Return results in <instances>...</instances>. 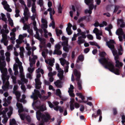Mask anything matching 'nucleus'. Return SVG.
I'll list each match as a JSON object with an SVG mask.
<instances>
[{"label":"nucleus","mask_w":125,"mask_h":125,"mask_svg":"<svg viewBox=\"0 0 125 125\" xmlns=\"http://www.w3.org/2000/svg\"><path fill=\"white\" fill-rule=\"evenodd\" d=\"M34 93H32V95L31 96V98H33L34 100L32 106L34 109L37 111L36 112L37 118L38 120H41L43 122H46L50 119V115L47 113L42 114L41 112V111L46 110V106L44 104L40 106V103L39 101H37L35 103L34 102V100L37 99L38 97L40 98H41V95L38 90L34 89Z\"/></svg>","instance_id":"f257e3e1"},{"label":"nucleus","mask_w":125,"mask_h":125,"mask_svg":"<svg viewBox=\"0 0 125 125\" xmlns=\"http://www.w3.org/2000/svg\"><path fill=\"white\" fill-rule=\"evenodd\" d=\"M106 54L104 52H100L99 55L101 59L99 60V62L103 65L105 68H108L111 72L116 74L119 75L120 73V67L123 65V63L120 62L118 60L119 57H115V67H118L117 68H115L110 61L108 58L105 59L104 58Z\"/></svg>","instance_id":"f03ea898"},{"label":"nucleus","mask_w":125,"mask_h":125,"mask_svg":"<svg viewBox=\"0 0 125 125\" xmlns=\"http://www.w3.org/2000/svg\"><path fill=\"white\" fill-rule=\"evenodd\" d=\"M4 51L3 50L0 51V70L2 73V79L3 83H5L6 81H7L5 85L2 87V89L4 91H6L8 89L9 84V82L8 81L9 76L7 75V69L5 68L6 63L5 61V57L4 55Z\"/></svg>","instance_id":"7ed1b4c3"},{"label":"nucleus","mask_w":125,"mask_h":125,"mask_svg":"<svg viewBox=\"0 0 125 125\" xmlns=\"http://www.w3.org/2000/svg\"><path fill=\"white\" fill-rule=\"evenodd\" d=\"M7 27V25L6 24L3 26V28L5 30L2 29L0 31V33L2 34V38L0 42L1 43H3L4 45L7 46L8 45V41L7 39V34L9 32V31L6 29Z\"/></svg>","instance_id":"20e7f679"},{"label":"nucleus","mask_w":125,"mask_h":125,"mask_svg":"<svg viewBox=\"0 0 125 125\" xmlns=\"http://www.w3.org/2000/svg\"><path fill=\"white\" fill-rule=\"evenodd\" d=\"M16 106L17 108L19 109L18 112L19 113V115L22 120H24L25 119L29 122H30L31 121V118L29 116H26L25 117V115L24 114H21L20 113L23 111L24 110L22 107V104L19 103H17Z\"/></svg>","instance_id":"39448f33"},{"label":"nucleus","mask_w":125,"mask_h":125,"mask_svg":"<svg viewBox=\"0 0 125 125\" xmlns=\"http://www.w3.org/2000/svg\"><path fill=\"white\" fill-rule=\"evenodd\" d=\"M106 45L108 47L112 50V53L114 56L115 59V57H119L118 55L117 54V51L114 48V44H115V42L113 40H110L109 42H106Z\"/></svg>","instance_id":"423d86ee"},{"label":"nucleus","mask_w":125,"mask_h":125,"mask_svg":"<svg viewBox=\"0 0 125 125\" xmlns=\"http://www.w3.org/2000/svg\"><path fill=\"white\" fill-rule=\"evenodd\" d=\"M32 56H33L32 58H31L30 57H29V61H30V67H29L28 69L29 72L32 73L34 71L35 69L34 67H32L33 65L35 64V60L37 59V57L36 55H33V53L32 54Z\"/></svg>","instance_id":"0eeeda50"},{"label":"nucleus","mask_w":125,"mask_h":125,"mask_svg":"<svg viewBox=\"0 0 125 125\" xmlns=\"http://www.w3.org/2000/svg\"><path fill=\"white\" fill-rule=\"evenodd\" d=\"M62 39L63 41L62 43L63 50L65 52H68L69 50L71 48L70 46L68 44V38L63 36L62 37Z\"/></svg>","instance_id":"6e6552de"},{"label":"nucleus","mask_w":125,"mask_h":125,"mask_svg":"<svg viewBox=\"0 0 125 125\" xmlns=\"http://www.w3.org/2000/svg\"><path fill=\"white\" fill-rule=\"evenodd\" d=\"M23 76H22L21 74H20V77L21 78V80H17V83L19 85H21V89L24 92H25L26 89L25 86L24 85V84L25 83L28 82V80L27 79L25 78L24 73L23 74Z\"/></svg>","instance_id":"1a4fd4ad"},{"label":"nucleus","mask_w":125,"mask_h":125,"mask_svg":"<svg viewBox=\"0 0 125 125\" xmlns=\"http://www.w3.org/2000/svg\"><path fill=\"white\" fill-rule=\"evenodd\" d=\"M74 75L76 77V80L78 81V84L79 89V90H81L82 89V82L81 80L79 79L80 76V72L76 70L75 69L74 71Z\"/></svg>","instance_id":"9d476101"},{"label":"nucleus","mask_w":125,"mask_h":125,"mask_svg":"<svg viewBox=\"0 0 125 125\" xmlns=\"http://www.w3.org/2000/svg\"><path fill=\"white\" fill-rule=\"evenodd\" d=\"M59 60L60 61L61 64L63 66L65 64H66V65L64 67V71L65 72H67L68 71L69 68L68 65L69 64V62L66 61V60L64 58H60Z\"/></svg>","instance_id":"9b49d317"},{"label":"nucleus","mask_w":125,"mask_h":125,"mask_svg":"<svg viewBox=\"0 0 125 125\" xmlns=\"http://www.w3.org/2000/svg\"><path fill=\"white\" fill-rule=\"evenodd\" d=\"M41 76L40 74L37 73L36 75V78L35 79V88L37 89H39L41 87V85L42 83L39 79Z\"/></svg>","instance_id":"f8f14e48"},{"label":"nucleus","mask_w":125,"mask_h":125,"mask_svg":"<svg viewBox=\"0 0 125 125\" xmlns=\"http://www.w3.org/2000/svg\"><path fill=\"white\" fill-rule=\"evenodd\" d=\"M116 34L118 35V38L120 41L121 42L122 41V36L121 35H123L124 38H125V34L124 33L122 29L119 28L116 31Z\"/></svg>","instance_id":"ddd939ff"},{"label":"nucleus","mask_w":125,"mask_h":125,"mask_svg":"<svg viewBox=\"0 0 125 125\" xmlns=\"http://www.w3.org/2000/svg\"><path fill=\"white\" fill-rule=\"evenodd\" d=\"M56 67L59 73L58 74V76L60 80H62L63 77V71L60 68L59 65L57 63L56 64Z\"/></svg>","instance_id":"4468645a"},{"label":"nucleus","mask_w":125,"mask_h":125,"mask_svg":"<svg viewBox=\"0 0 125 125\" xmlns=\"http://www.w3.org/2000/svg\"><path fill=\"white\" fill-rule=\"evenodd\" d=\"M15 61L16 63L18 64L19 66L20 69V74H21V76H23V67L22 66V62L20 61L18 58L17 57L15 58Z\"/></svg>","instance_id":"2eb2a0df"},{"label":"nucleus","mask_w":125,"mask_h":125,"mask_svg":"<svg viewBox=\"0 0 125 125\" xmlns=\"http://www.w3.org/2000/svg\"><path fill=\"white\" fill-rule=\"evenodd\" d=\"M93 31L94 33H95L97 39L98 40L101 39V37L100 36L102 35V31L98 30L96 28H95L94 29Z\"/></svg>","instance_id":"dca6fc26"},{"label":"nucleus","mask_w":125,"mask_h":125,"mask_svg":"<svg viewBox=\"0 0 125 125\" xmlns=\"http://www.w3.org/2000/svg\"><path fill=\"white\" fill-rule=\"evenodd\" d=\"M2 4L3 5L4 9L7 11L11 12L12 11V9L10 8L9 5L8 4L7 2L3 0L1 2Z\"/></svg>","instance_id":"f3484780"},{"label":"nucleus","mask_w":125,"mask_h":125,"mask_svg":"<svg viewBox=\"0 0 125 125\" xmlns=\"http://www.w3.org/2000/svg\"><path fill=\"white\" fill-rule=\"evenodd\" d=\"M18 88V86L16 85H15L13 88V93H14L16 96L17 100L18 101H19L20 97L21 96L20 93L16 90Z\"/></svg>","instance_id":"a211bd4d"},{"label":"nucleus","mask_w":125,"mask_h":125,"mask_svg":"<svg viewBox=\"0 0 125 125\" xmlns=\"http://www.w3.org/2000/svg\"><path fill=\"white\" fill-rule=\"evenodd\" d=\"M12 99V97L11 96H9L7 100L6 98H5L3 99V101L4 102L3 105V106H8V105L10 104V101Z\"/></svg>","instance_id":"6ab92c4d"},{"label":"nucleus","mask_w":125,"mask_h":125,"mask_svg":"<svg viewBox=\"0 0 125 125\" xmlns=\"http://www.w3.org/2000/svg\"><path fill=\"white\" fill-rule=\"evenodd\" d=\"M41 22L42 24L41 25V27L42 29L47 28V21L46 19L42 18Z\"/></svg>","instance_id":"aec40b11"},{"label":"nucleus","mask_w":125,"mask_h":125,"mask_svg":"<svg viewBox=\"0 0 125 125\" xmlns=\"http://www.w3.org/2000/svg\"><path fill=\"white\" fill-rule=\"evenodd\" d=\"M24 26L23 28V29L24 30H27L28 32L31 34H32V31L30 28L29 25L26 24H23Z\"/></svg>","instance_id":"412c9836"},{"label":"nucleus","mask_w":125,"mask_h":125,"mask_svg":"<svg viewBox=\"0 0 125 125\" xmlns=\"http://www.w3.org/2000/svg\"><path fill=\"white\" fill-rule=\"evenodd\" d=\"M45 61L46 63L49 64L51 66H53V63L55 62L54 59L52 58L48 59V60H45Z\"/></svg>","instance_id":"4be33fe9"},{"label":"nucleus","mask_w":125,"mask_h":125,"mask_svg":"<svg viewBox=\"0 0 125 125\" xmlns=\"http://www.w3.org/2000/svg\"><path fill=\"white\" fill-rule=\"evenodd\" d=\"M74 87L73 85L70 84V87L69 88V90L68 92L69 93V95L70 96L73 97L74 96V95L73 93V90Z\"/></svg>","instance_id":"5701e85b"},{"label":"nucleus","mask_w":125,"mask_h":125,"mask_svg":"<svg viewBox=\"0 0 125 125\" xmlns=\"http://www.w3.org/2000/svg\"><path fill=\"white\" fill-rule=\"evenodd\" d=\"M107 24L106 22L105 21H103L102 23L100 24H99V22L96 21L94 24V25L95 27H97L99 26L100 27H102L104 26H106L107 25Z\"/></svg>","instance_id":"b1692460"},{"label":"nucleus","mask_w":125,"mask_h":125,"mask_svg":"<svg viewBox=\"0 0 125 125\" xmlns=\"http://www.w3.org/2000/svg\"><path fill=\"white\" fill-rule=\"evenodd\" d=\"M8 71L10 74L11 75V78L12 79L13 83L15 84L16 83H17L16 80V77L12 75L13 73H12V70L10 68H9Z\"/></svg>","instance_id":"393cba45"},{"label":"nucleus","mask_w":125,"mask_h":125,"mask_svg":"<svg viewBox=\"0 0 125 125\" xmlns=\"http://www.w3.org/2000/svg\"><path fill=\"white\" fill-rule=\"evenodd\" d=\"M72 26L71 24L69 23L68 25V27L66 29V31L69 35H70L72 34V32L71 31V28Z\"/></svg>","instance_id":"a878e982"},{"label":"nucleus","mask_w":125,"mask_h":125,"mask_svg":"<svg viewBox=\"0 0 125 125\" xmlns=\"http://www.w3.org/2000/svg\"><path fill=\"white\" fill-rule=\"evenodd\" d=\"M85 3L86 4L93 7L94 6L93 0H84Z\"/></svg>","instance_id":"bb28decb"},{"label":"nucleus","mask_w":125,"mask_h":125,"mask_svg":"<svg viewBox=\"0 0 125 125\" xmlns=\"http://www.w3.org/2000/svg\"><path fill=\"white\" fill-rule=\"evenodd\" d=\"M26 49L28 51L27 52V54L28 55H30L31 54V48L30 46V44L28 43H26Z\"/></svg>","instance_id":"cd10ccee"},{"label":"nucleus","mask_w":125,"mask_h":125,"mask_svg":"<svg viewBox=\"0 0 125 125\" xmlns=\"http://www.w3.org/2000/svg\"><path fill=\"white\" fill-rule=\"evenodd\" d=\"M13 69L14 71V74L15 75H17L18 73V72L17 71L18 69V65L16 63H15L14 64Z\"/></svg>","instance_id":"c85d7f7f"},{"label":"nucleus","mask_w":125,"mask_h":125,"mask_svg":"<svg viewBox=\"0 0 125 125\" xmlns=\"http://www.w3.org/2000/svg\"><path fill=\"white\" fill-rule=\"evenodd\" d=\"M5 56L6 57V61L9 62L10 61V53L8 52H7L5 54Z\"/></svg>","instance_id":"c756f323"},{"label":"nucleus","mask_w":125,"mask_h":125,"mask_svg":"<svg viewBox=\"0 0 125 125\" xmlns=\"http://www.w3.org/2000/svg\"><path fill=\"white\" fill-rule=\"evenodd\" d=\"M83 38L82 36H79L78 37L77 42L79 44H80L84 42L85 40Z\"/></svg>","instance_id":"7c9ffc66"},{"label":"nucleus","mask_w":125,"mask_h":125,"mask_svg":"<svg viewBox=\"0 0 125 125\" xmlns=\"http://www.w3.org/2000/svg\"><path fill=\"white\" fill-rule=\"evenodd\" d=\"M23 5L24 7V15L25 16H26L29 12V10L28 8L27 7L26 5L25 4V3H24V4H22Z\"/></svg>","instance_id":"2f4dec72"},{"label":"nucleus","mask_w":125,"mask_h":125,"mask_svg":"<svg viewBox=\"0 0 125 125\" xmlns=\"http://www.w3.org/2000/svg\"><path fill=\"white\" fill-rule=\"evenodd\" d=\"M117 49L118 51V54L119 55H122L123 51V50L121 45H119V46L118 48Z\"/></svg>","instance_id":"473e14b6"},{"label":"nucleus","mask_w":125,"mask_h":125,"mask_svg":"<svg viewBox=\"0 0 125 125\" xmlns=\"http://www.w3.org/2000/svg\"><path fill=\"white\" fill-rule=\"evenodd\" d=\"M84 60V57L83 55L81 54L80 55L76 61V62L77 63H79L80 62H82Z\"/></svg>","instance_id":"72a5a7b5"},{"label":"nucleus","mask_w":125,"mask_h":125,"mask_svg":"<svg viewBox=\"0 0 125 125\" xmlns=\"http://www.w3.org/2000/svg\"><path fill=\"white\" fill-rule=\"evenodd\" d=\"M36 35L35 36V37L37 39L40 40L41 42H42V41L43 40V42L44 43L45 42V40L44 39H42L39 36V34L38 33V32L37 31L36 32Z\"/></svg>","instance_id":"f704fd0d"},{"label":"nucleus","mask_w":125,"mask_h":125,"mask_svg":"<svg viewBox=\"0 0 125 125\" xmlns=\"http://www.w3.org/2000/svg\"><path fill=\"white\" fill-rule=\"evenodd\" d=\"M15 17H18L19 16H20V15L19 14L20 11L19 10L18 8L16 6H15Z\"/></svg>","instance_id":"c9c22d12"},{"label":"nucleus","mask_w":125,"mask_h":125,"mask_svg":"<svg viewBox=\"0 0 125 125\" xmlns=\"http://www.w3.org/2000/svg\"><path fill=\"white\" fill-rule=\"evenodd\" d=\"M54 84L58 87L61 88L62 87L61 81L60 80H57L54 83Z\"/></svg>","instance_id":"e433bc0d"},{"label":"nucleus","mask_w":125,"mask_h":125,"mask_svg":"<svg viewBox=\"0 0 125 125\" xmlns=\"http://www.w3.org/2000/svg\"><path fill=\"white\" fill-rule=\"evenodd\" d=\"M89 10L86 9L85 10V13H89L91 14L92 13V10L93 9V7L91 6H89Z\"/></svg>","instance_id":"4c0bfd02"},{"label":"nucleus","mask_w":125,"mask_h":125,"mask_svg":"<svg viewBox=\"0 0 125 125\" xmlns=\"http://www.w3.org/2000/svg\"><path fill=\"white\" fill-rule=\"evenodd\" d=\"M86 32H78L77 35L78 36H79L81 35V36L82 37V38L84 39H85L86 37V36L85 35Z\"/></svg>","instance_id":"58836bf2"},{"label":"nucleus","mask_w":125,"mask_h":125,"mask_svg":"<svg viewBox=\"0 0 125 125\" xmlns=\"http://www.w3.org/2000/svg\"><path fill=\"white\" fill-rule=\"evenodd\" d=\"M27 36L26 33H25L22 34H21L19 35V39L23 41V39L25 38Z\"/></svg>","instance_id":"ea45409f"},{"label":"nucleus","mask_w":125,"mask_h":125,"mask_svg":"<svg viewBox=\"0 0 125 125\" xmlns=\"http://www.w3.org/2000/svg\"><path fill=\"white\" fill-rule=\"evenodd\" d=\"M34 4H32L31 11L33 14H37L36 12V6L35 5H34Z\"/></svg>","instance_id":"a19ab883"},{"label":"nucleus","mask_w":125,"mask_h":125,"mask_svg":"<svg viewBox=\"0 0 125 125\" xmlns=\"http://www.w3.org/2000/svg\"><path fill=\"white\" fill-rule=\"evenodd\" d=\"M10 40H15L16 39L15 34V33L11 32L10 33Z\"/></svg>","instance_id":"79ce46f5"},{"label":"nucleus","mask_w":125,"mask_h":125,"mask_svg":"<svg viewBox=\"0 0 125 125\" xmlns=\"http://www.w3.org/2000/svg\"><path fill=\"white\" fill-rule=\"evenodd\" d=\"M101 114L102 113L101 110L100 109H98L97 111V115H95L94 114H93L92 115V116L95 118L98 115H101Z\"/></svg>","instance_id":"37998d69"},{"label":"nucleus","mask_w":125,"mask_h":125,"mask_svg":"<svg viewBox=\"0 0 125 125\" xmlns=\"http://www.w3.org/2000/svg\"><path fill=\"white\" fill-rule=\"evenodd\" d=\"M28 20V18L26 17H23L20 20L21 22H22L23 24H25V22Z\"/></svg>","instance_id":"c03bdc74"},{"label":"nucleus","mask_w":125,"mask_h":125,"mask_svg":"<svg viewBox=\"0 0 125 125\" xmlns=\"http://www.w3.org/2000/svg\"><path fill=\"white\" fill-rule=\"evenodd\" d=\"M62 52L59 50H54L53 53L54 54H57L58 55H60L62 54Z\"/></svg>","instance_id":"a18cd8bd"},{"label":"nucleus","mask_w":125,"mask_h":125,"mask_svg":"<svg viewBox=\"0 0 125 125\" xmlns=\"http://www.w3.org/2000/svg\"><path fill=\"white\" fill-rule=\"evenodd\" d=\"M1 19L2 20L4 21L6 23L7 22V19L5 17V15L2 13L1 14Z\"/></svg>","instance_id":"49530a36"},{"label":"nucleus","mask_w":125,"mask_h":125,"mask_svg":"<svg viewBox=\"0 0 125 125\" xmlns=\"http://www.w3.org/2000/svg\"><path fill=\"white\" fill-rule=\"evenodd\" d=\"M47 10L49 12L50 14H54L55 13V12L54 9H52L51 8H48Z\"/></svg>","instance_id":"de8ad7c7"},{"label":"nucleus","mask_w":125,"mask_h":125,"mask_svg":"<svg viewBox=\"0 0 125 125\" xmlns=\"http://www.w3.org/2000/svg\"><path fill=\"white\" fill-rule=\"evenodd\" d=\"M26 98V96L24 95H23L22 96V98L20 100V102L23 103H25L26 102V101L25 100V99Z\"/></svg>","instance_id":"09e8293b"},{"label":"nucleus","mask_w":125,"mask_h":125,"mask_svg":"<svg viewBox=\"0 0 125 125\" xmlns=\"http://www.w3.org/2000/svg\"><path fill=\"white\" fill-rule=\"evenodd\" d=\"M10 125H17L16 122L14 119H13L10 120Z\"/></svg>","instance_id":"8fccbe9b"},{"label":"nucleus","mask_w":125,"mask_h":125,"mask_svg":"<svg viewBox=\"0 0 125 125\" xmlns=\"http://www.w3.org/2000/svg\"><path fill=\"white\" fill-rule=\"evenodd\" d=\"M8 110L7 108H5L2 111H0V115H4H4H5L6 112L8 111Z\"/></svg>","instance_id":"3c124183"},{"label":"nucleus","mask_w":125,"mask_h":125,"mask_svg":"<svg viewBox=\"0 0 125 125\" xmlns=\"http://www.w3.org/2000/svg\"><path fill=\"white\" fill-rule=\"evenodd\" d=\"M74 99H72V101L70 104V108L71 110L72 111L74 109V105L73 103L74 101Z\"/></svg>","instance_id":"603ef678"},{"label":"nucleus","mask_w":125,"mask_h":125,"mask_svg":"<svg viewBox=\"0 0 125 125\" xmlns=\"http://www.w3.org/2000/svg\"><path fill=\"white\" fill-rule=\"evenodd\" d=\"M9 109L10 110V111L8 113V116L9 117H10L12 113V111L13 110L12 108L11 107H10L9 108Z\"/></svg>","instance_id":"864d4df0"},{"label":"nucleus","mask_w":125,"mask_h":125,"mask_svg":"<svg viewBox=\"0 0 125 125\" xmlns=\"http://www.w3.org/2000/svg\"><path fill=\"white\" fill-rule=\"evenodd\" d=\"M55 31L57 36H59V35L61 34L62 32L61 30H59L57 28L56 29Z\"/></svg>","instance_id":"5fc2aeb1"},{"label":"nucleus","mask_w":125,"mask_h":125,"mask_svg":"<svg viewBox=\"0 0 125 125\" xmlns=\"http://www.w3.org/2000/svg\"><path fill=\"white\" fill-rule=\"evenodd\" d=\"M36 72L37 73H41L42 74L44 73L43 71V70L40 68H39L36 70Z\"/></svg>","instance_id":"6e6d98bb"},{"label":"nucleus","mask_w":125,"mask_h":125,"mask_svg":"<svg viewBox=\"0 0 125 125\" xmlns=\"http://www.w3.org/2000/svg\"><path fill=\"white\" fill-rule=\"evenodd\" d=\"M5 116L3 115L4 119L2 120V122L3 124H5L7 122L8 118L7 117H5Z\"/></svg>","instance_id":"4d7b16f0"},{"label":"nucleus","mask_w":125,"mask_h":125,"mask_svg":"<svg viewBox=\"0 0 125 125\" xmlns=\"http://www.w3.org/2000/svg\"><path fill=\"white\" fill-rule=\"evenodd\" d=\"M61 47V45L59 43L56 44L55 45V50H60Z\"/></svg>","instance_id":"13d9d810"},{"label":"nucleus","mask_w":125,"mask_h":125,"mask_svg":"<svg viewBox=\"0 0 125 125\" xmlns=\"http://www.w3.org/2000/svg\"><path fill=\"white\" fill-rule=\"evenodd\" d=\"M112 28V26L111 24H110L109 25L108 27H106L105 28V30H106L109 31Z\"/></svg>","instance_id":"bf43d9fd"},{"label":"nucleus","mask_w":125,"mask_h":125,"mask_svg":"<svg viewBox=\"0 0 125 125\" xmlns=\"http://www.w3.org/2000/svg\"><path fill=\"white\" fill-rule=\"evenodd\" d=\"M49 26L50 27L52 26L53 29H54L55 28V22L53 21H52V22L50 24Z\"/></svg>","instance_id":"052dcab7"},{"label":"nucleus","mask_w":125,"mask_h":125,"mask_svg":"<svg viewBox=\"0 0 125 125\" xmlns=\"http://www.w3.org/2000/svg\"><path fill=\"white\" fill-rule=\"evenodd\" d=\"M38 4L40 5V6L42 7L43 6V0H39L38 2Z\"/></svg>","instance_id":"680f3d73"},{"label":"nucleus","mask_w":125,"mask_h":125,"mask_svg":"<svg viewBox=\"0 0 125 125\" xmlns=\"http://www.w3.org/2000/svg\"><path fill=\"white\" fill-rule=\"evenodd\" d=\"M22 40L19 39L16 40V42L17 44H20L22 42Z\"/></svg>","instance_id":"e2e57ef3"},{"label":"nucleus","mask_w":125,"mask_h":125,"mask_svg":"<svg viewBox=\"0 0 125 125\" xmlns=\"http://www.w3.org/2000/svg\"><path fill=\"white\" fill-rule=\"evenodd\" d=\"M8 21H9V23L10 25L11 26H13V20L11 19V18H10L9 19H8Z\"/></svg>","instance_id":"0e129e2a"},{"label":"nucleus","mask_w":125,"mask_h":125,"mask_svg":"<svg viewBox=\"0 0 125 125\" xmlns=\"http://www.w3.org/2000/svg\"><path fill=\"white\" fill-rule=\"evenodd\" d=\"M56 95H58L59 96H60L61 93V92L60 89H57V90H56Z\"/></svg>","instance_id":"69168bd1"},{"label":"nucleus","mask_w":125,"mask_h":125,"mask_svg":"<svg viewBox=\"0 0 125 125\" xmlns=\"http://www.w3.org/2000/svg\"><path fill=\"white\" fill-rule=\"evenodd\" d=\"M45 28L43 29V31L44 33V36L46 38L47 37V34L48 33V31L46 29H45Z\"/></svg>","instance_id":"338daca9"},{"label":"nucleus","mask_w":125,"mask_h":125,"mask_svg":"<svg viewBox=\"0 0 125 125\" xmlns=\"http://www.w3.org/2000/svg\"><path fill=\"white\" fill-rule=\"evenodd\" d=\"M122 124L124 125V123L125 122V116L124 115H123L122 117Z\"/></svg>","instance_id":"774afa93"}]
</instances>
